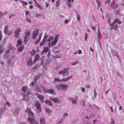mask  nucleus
<instances>
[{"mask_svg": "<svg viewBox=\"0 0 124 124\" xmlns=\"http://www.w3.org/2000/svg\"><path fill=\"white\" fill-rule=\"evenodd\" d=\"M68 87V86L67 85L61 84L57 86V88L58 89L65 90H67Z\"/></svg>", "mask_w": 124, "mask_h": 124, "instance_id": "obj_1", "label": "nucleus"}, {"mask_svg": "<svg viewBox=\"0 0 124 124\" xmlns=\"http://www.w3.org/2000/svg\"><path fill=\"white\" fill-rule=\"evenodd\" d=\"M58 35H56L54 38V41L52 42L51 43L49 44V46H52L56 44L58 40Z\"/></svg>", "mask_w": 124, "mask_h": 124, "instance_id": "obj_2", "label": "nucleus"}, {"mask_svg": "<svg viewBox=\"0 0 124 124\" xmlns=\"http://www.w3.org/2000/svg\"><path fill=\"white\" fill-rule=\"evenodd\" d=\"M35 104V105L37 107V111L38 113H39L41 111L40 104L38 101H36Z\"/></svg>", "mask_w": 124, "mask_h": 124, "instance_id": "obj_3", "label": "nucleus"}, {"mask_svg": "<svg viewBox=\"0 0 124 124\" xmlns=\"http://www.w3.org/2000/svg\"><path fill=\"white\" fill-rule=\"evenodd\" d=\"M25 112L29 113V118H31L34 117V115L30 111L29 109L27 108L25 110Z\"/></svg>", "mask_w": 124, "mask_h": 124, "instance_id": "obj_4", "label": "nucleus"}, {"mask_svg": "<svg viewBox=\"0 0 124 124\" xmlns=\"http://www.w3.org/2000/svg\"><path fill=\"white\" fill-rule=\"evenodd\" d=\"M30 33V31H28L26 33L25 37L24 38V42H25V44L26 43V42L28 40V39L29 38Z\"/></svg>", "mask_w": 124, "mask_h": 124, "instance_id": "obj_5", "label": "nucleus"}, {"mask_svg": "<svg viewBox=\"0 0 124 124\" xmlns=\"http://www.w3.org/2000/svg\"><path fill=\"white\" fill-rule=\"evenodd\" d=\"M33 118H28V121H29L30 123L31 124H38V123L36 121L35 119Z\"/></svg>", "mask_w": 124, "mask_h": 124, "instance_id": "obj_6", "label": "nucleus"}, {"mask_svg": "<svg viewBox=\"0 0 124 124\" xmlns=\"http://www.w3.org/2000/svg\"><path fill=\"white\" fill-rule=\"evenodd\" d=\"M38 34V30H35L33 34V38L34 39H35Z\"/></svg>", "mask_w": 124, "mask_h": 124, "instance_id": "obj_7", "label": "nucleus"}, {"mask_svg": "<svg viewBox=\"0 0 124 124\" xmlns=\"http://www.w3.org/2000/svg\"><path fill=\"white\" fill-rule=\"evenodd\" d=\"M21 31L20 28L18 27L17 28L15 32V34L16 35V37L17 38L18 37L19 32Z\"/></svg>", "mask_w": 124, "mask_h": 124, "instance_id": "obj_8", "label": "nucleus"}, {"mask_svg": "<svg viewBox=\"0 0 124 124\" xmlns=\"http://www.w3.org/2000/svg\"><path fill=\"white\" fill-rule=\"evenodd\" d=\"M116 0H114L113 2L112 3L111 5V7H113V9H115L117 8L118 6L116 2H115Z\"/></svg>", "mask_w": 124, "mask_h": 124, "instance_id": "obj_9", "label": "nucleus"}, {"mask_svg": "<svg viewBox=\"0 0 124 124\" xmlns=\"http://www.w3.org/2000/svg\"><path fill=\"white\" fill-rule=\"evenodd\" d=\"M50 99L53 101L54 103H58L60 102V101L59 99L51 98Z\"/></svg>", "mask_w": 124, "mask_h": 124, "instance_id": "obj_10", "label": "nucleus"}, {"mask_svg": "<svg viewBox=\"0 0 124 124\" xmlns=\"http://www.w3.org/2000/svg\"><path fill=\"white\" fill-rule=\"evenodd\" d=\"M68 71L67 70V69H64L62 71H60L59 72V74H64L66 73Z\"/></svg>", "mask_w": 124, "mask_h": 124, "instance_id": "obj_11", "label": "nucleus"}, {"mask_svg": "<svg viewBox=\"0 0 124 124\" xmlns=\"http://www.w3.org/2000/svg\"><path fill=\"white\" fill-rule=\"evenodd\" d=\"M45 92L47 93L49 92V93L52 94H54V90L52 89L49 90H46V91L45 90Z\"/></svg>", "mask_w": 124, "mask_h": 124, "instance_id": "obj_12", "label": "nucleus"}, {"mask_svg": "<svg viewBox=\"0 0 124 124\" xmlns=\"http://www.w3.org/2000/svg\"><path fill=\"white\" fill-rule=\"evenodd\" d=\"M38 98L39 99V100L41 102H44V97L43 96L41 95H38Z\"/></svg>", "mask_w": 124, "mask_h": 124, "instance_id": "obj_13", "label": "nucleus"}, {"mask_svg": "<svg viewBox=\"0 0 124 124\" xmlns=\"http://www.w3.org/2000/svg\"><path fill=\"white\" fill-rule=\"evenodd\" d=\"M38 98L39 99V100L41 102H44V97L43 96L41 95H38Z\"/></svg>", "mask_w": 124, "mask_h": 124, "instance_id": "obj_14", "label": "nucleus"}, {"mask_svg": "<svg viewBox=\"0 0 124 124\" xmlns=\"http://www.w3.org/2000/svg\"><path fill=\"white\" fill-rule=\"evenodd\" d=\"M28 94V95H24V94H23L24 97L23 100L26 101H28L29 100V95Z\"/></svg>", "mask_w": 124, "mask_h": 124, "instance_id": "obj_15", "label": "nucleus"}, {"mask_svg": "<svg viewBox=\"0 0 124 124\" xmlns=\"http://www.w3.org/2000/svg\"><path fill=\"white\" fill-rule=\"evenodd\" d=\"M39 55L37 54L35 56V59L34 61V63H36L35 61H38L39 60Z\"/></svg>", "mask_w": 124, "mask_h": 124, "instance_id": "obj_16", "label": "nucleus"}, {"mask_svg": "<svg viewBox=\"0 0 124 124\" xmlns=\"http://www.w3.org/2000/svg\"><path fill=\"white\" fill-rule=\"evenodd\" d=\"M28 65H31L32 64L33 62L31 58L29 59L27 61Z\"/></svg>", "mask_w": 124, "mask_h": 124, "instance_id": "obj_17", "label": "nucleus"}, {"mask_svg": "<svg viewBox=\"0 0 124 124\" xmlns=\"http://www.w3.org/2000/svg\"><path fill=\"white\" fill-rule=\"evenodd\" d=\"M42 35V33H41L40 34V36H39V38L38 39H37L36 40V42L35 43V44L36 45L38 43L40 42L41 39V38Z\"/></svg>", "mask_w": 124, "mask_h": 124, "instance_id": "obj_18", "label": "nucleus"}, {"mask_svg": "<svg viewBox=\"0 0 124 124\" xmlns=\"http://www.w3.org/2000/svg\"><path fill=\"white\" fill-rule=\"evenodd\" d=\"M48 50V46H46L44 47L43 48V53H46Z\"/></svg>", "mask_w": 124, "mask_h": 124, "instance_id": "obj_19", "label": "nucleus"}, {"mask_svg": "<svg viewBox=\"0 0 124 124\" xmlns=\"http://www.w3.org/2000/svg\"><path fill=\"white\" fill-rule=\"evenodd\" d=\"M8 26H6L5 27L4 30V33L6 34L8 33Z\"/></svg>", "mask_w": 124, "mask_h": 124, "instance_id": "obj_20", "label": "nucleus"}, {"mask_svg": "<svg viewBox=\"0 0 124 124\" xmlns=\"http://www.w3.org/2000/svg\"><path fill=\"white\" fill-rule=\"evenodd\" d=\"M45 103H46L47 104L50 106H52L53 105V104L50 101H49L48 100H46L45 102Z\"/></svg>", "mask_w": 124, "mask_h": 124, "instance_id": "obj_21", "label": "nucleus"}, {"mask_svg": "<svg viewBox=\"0 0 124 124\" xmlns=\"http://www.w3.org/2000/svg\"><path fill=\"white\" fill-rule=\"evenodd\" d=\"M40 121L41 124H45V120L44 118H42L40 119Z\"/></svg>", "mask_w": 124, "mask_h": 124, "instance_id": "obj_22", "label": "nucleus"}, {"mask_svg": "<svg viewBox=\"0 0 124 124\" xmlns=\"http://www.w3.org/2000/svg\"><path fill=\"white\" fill-rule=\"evenodd\" d=\"M35 89L38 92H41V90L40 89V88L38 85H37Z\"/></svg>", "mask_w": 124, "mask_h": 124, "instance_id": "obj_23", "label": "nucleus"}, {"mask_svg": "<svg viewBox=\"0 0 124 124\" xmlns=\"http://www.w3.org/2000/svg\"><path fill=\"white\" fill-rule=\"evenodd\" d=\"M8 48L9 49L11 50H14L16 49L14 47L12 46V45L10 44L9 45Z\"/></svg>", "mask_w": 124, "mask_h": 124, "instance_id": "obj_24", "label": "nucleus"}, {"mask_svg": "<svg viewBox=\"0 0 124 124\" xmlns=\"http://www.w3.org/2000/svg\"><path fill=\"white\" fill-rule=\"evenodd\" d=\"M23 49V46H20L18 48V50L19 51H21Z\"/></svg>", "mask_w": 124, "mask_h": 124, "instance_id": "obj_25", "label": "nucleus"}, {"mask_svg": "<svg viewBox=\"0 0 124 124\" xmlns=\"http://www.w3.org/2000/svg\"><path fill=\"white\" fill-rule=\"evenodd\" d=\"M70 100L72 101V102L74 104H75L76 102L77 101L74 99H72V98H71L70 99Z\"/></svg>", "mask_w": 124, "mask_h": 124, "instance_id": "obj_26", "label": "nucleus"}, {"mask_svg": "<svg viewBox=\"0 0 124 124\" xmlns=\"http://www.w3.org/2000/svg\"><path fill=\"white\" fill-rule=\"evenodd\" d=\"M102 38V34L99 32V38H98V40L100 41L101 39Z\"/></svg>", "mask_w": 124, "mask_h": 124, "instance_id": "obj_27", "label": "nucleus"}, {"mask_svg": "<svg viewBox=\"0 0 124 124\" xmlns=\"http://www.w3.org/2000/svg\"><path fill=\"white\" fill-rule=\"evenodd\" d=\"M54 37L53 36H50L49 38L48 39V41H50L53 40V39Z\"/></svg>", "mask_w": 124, "mask_h": 124, "instance_id": "obj_28", "label": "nucleus"}, {"mask_svg": "<svg viewBox=\"0 0 124 124\" xmlns=\"http://www.w3.org/2000/svg\"><path fill=\"white\" fill-rule=\"evenodd\" d=\"M28 88L26 86H24L22 88V90L23 91L25 92L27 90Z\"/></svg>", "mask_w": 124, "mask_h": 124, "instance_id": "obj_29", "label": "nucleus"}, {"mask_svg": "<svg viewBox=\"0 0 124 124\" xmlns=\"http://www.w3.org/2000/svg\"><path fill=\"white\" fill-rule=\"evenodd\" d=\"M45 111L46 112L48 113L49 115V114L51 113V110L49 109H46L45 110Z\"/></svg>", "mask_w": 124, "mask_h": 124, "instance_id": "obj_30", "label": "nucleus"}, {"mask_svg": "<svg viewBox=\"0 0 124 124\" xmlns=\"http://www.w3.org/2000/svg\"><path fill=\"white\" fill-rule=\"evenodd\" d=\"M17 46H19V45L20 44H22V41L20 39L17 42Z\"/></svg>", "mask_w": 124, "mask_h": 124, "instance_id": "obj_31", "label": "nucleus"}, {"mask_svg": "<svg viewBox=\"0 0 124 124\" xmlns=\"http://www.w3.org/2000/svg\"><path fill=\"white\" fill-rule=\"evenodd\" d=\"M4 50V49L3 48V46H0V54L3 52Z\"/></svg>", "mask_w": 124, "mask_h": 124, "instance_id": "obj_32", "label": "nucleus"}, {"mask_svg": "<svg viewBox=\"0 0 124 124\" xmlns=\"http://www.w3.org/2000/svg\"><path fill=\"white\" fill-rule=\"evenodd\" d=\"M40 77V76H39L38 75V76H36L35 77V82H36L37 81V79H39V78Z\"/></svg>", "mask_w": 124, "mask_h": 124, "instance_id": "obj_33", "label": "nucleus"}, {"mask_svg": "<svg viewBox=\"0 0 124 124\" xmlns=\"http://www.w3.org/2000/svg\"><path fill=\"white\" fill-rule=\"evenodd\" d=\"M115 20L116 21V23L117 22L119 24H120L121 23V22L118 19H116Z\"/></svg>", "mask_w": 124, "mask_h": 124, "instance_id": "obj_34", "label": "nucleus"}, {"mask_svg": "<svg viewBox=\"0 0 124 124\" xmlns=\"http://www.w3.org/2000/svg\"><path fill=\"white\" fill-rule=\"evenodd\" d=\"M2 16H5V15L3 13H2L1 11H0V17L1 18Z\"/></svg>", "mask_w": 124, "mask_h": 124, "instance_id": "obj_35", "label": "nucleus"}, {"mask_svg": "<svg viewBox=\"0 0 124 124\" xmlns=\"http://www.w3.org/2000/svg\"><path fill=\"white\" fill-rule=\"evenodd\" d=\"M14 14H12L9 16V19H11L12 18L14 17Z\"/></svg>", "mask_w": 124, "mask_h": 124, "instance_id": "obj_36", "label": "nucleus"}, {"mask_svg": "<svg viewBox=\"0 0 124 124\" xmlns=\"http://www.w3.org/2000/svg\"><path fill=\"white\" fill-rule=\"evenodd\" d=\"M68 6L69 7L71 8L72 7V5H71V2H68Z\"/></svg>", "mask_w": 124, "mask_h": 124, "instance_id": "obj_37", "label": "nucleus"}, {"mask_svg": "<svg viewBox=\"0 0 124 124\" xmlns=\"http://www.w3.org/2000/svg\"><path fill=\"white\" fill-rule=\"evenodd\" d=\"M60 1H57L56 2V7H57L58 6H59V4L60 3Z\"/></svg>", "mask_w": 124, "mask_h": 124, "instance_id": "obj_38", "label": "nucleus"}, {"mask_svg": "<svg viewBox=\"0 0 124 124\" xmlns=\"http://www.w3.org/2000/svg\"><path fill=\"white\" fill-rule=\"evenodd\" d=\"M77 18L78 21H79L80 19V16L79 14H78V15L77 17Z\"/></svg>", "mask_w": 124, "mask_h": 124, "instance_id": "obj_39", "label": "nucleus"}, {"mask_svg": "<svg viewBox=\"0 0 124 124\" xmlns=\"http://www.w3.org/2000/svg\"><path fill=\"white\" fill-rule=\"evenodd\" d=\"M37 6L38 8L40 9H42V8L41 6L39 4H38L37 5Z\"/></svg>", "mask_w": 124, "mask_h": 124, "instance_id": "obj_40", "label": "nucleus"}, {"mask_svg": "<svg viewBox=\"0 0 124 124\" xmlns=\"http://www.w3.org/2000/svg\"><path fill=\"white\" fill-rule=\"evenodd\" d=\"M48 35L46 33L45 34L44 38L46 39L48 37Z\"/></svg>", "mask_w": 124, "mask_h": 124, "instance_id": "obj_41", "label": "nucleus"}, {"mask_svg": "<svg viewBox=\"0 0 124 124\" xmlns=\"http://www.w3.org/2000/svg\"><path fill=\"white\" fill-rule=\"evenodd\" d=\"M35 51L34 50H33L31 52V55L32 56H33V55L35 54Z\"/></svg>", "mask_w": 124, "mask_h": 124, "instance_id": "obj_42", "label": "nucleus"}, {"mask_svg": "<svg viewBox=\"0 0 124 124\" xmlns=\"http://www.w3.org/2000/svg\"><path fill=\"white\" fill-rule=\"evenodd\" d=\"M118 26L117 25H114V28L116 30V29L118 28Z\"/></svg>", "mask_w": 124, "mask_h": 124, "instance_id": "obj_43", "label": "nucleus"}, {"mask_svg": "<svg viewBox=\"0 0 124 124\" xmlns=\"http://www.w3.org/2000/svg\"><path fill=\"white\" fill-rule=\"evenodd\" d=\"M2 32H0V41L2 40Z\"/></svg>", "mask_w": 124, "mask_h": 124, "instance_id": "obj_44", "label": "nucleus"}, {"mask_svg": "<svg viewBox=\"0 0 124 124\" xmlns=\"http://www.w3.org/2000/svg\"><path fill=\"white\" fill-rule=\"evenodd\" d=\"M13 32L12 31H10V32H8V35H10L11 34H12V33Z\"/></svg>", "mask_w": 124, "mask_h": 124, "instance_id": "obj_45", "label": "nucleus"}, {"mask_svg": "<svg viewBox=\"0 0 124 124\" xmlns=\"http://www.w3.org/2000/svg\"><path fill=\"white\" fill-rule=\"evenodd\" d=\"M111 121L110 122V124H114V121L112 119H111Z\"/></svg>", "mask_w": 124, "mask_h": 124, "instance_id": "obj_46", "label": "nucleus"}, {"mask_svg": "<svg viewBox=\"0 0 124 124\" xmlns=\"http://www.w3.org/2000/svg\"><path fill=\"white\" fill-rule=\"evenodd\" d=\"M116 23V21H114V22L112 23H110V25H111L112 26H113V25L115 24V23Z\"/></svg>", "mask_w": 124, "mask_h": 124, "instance_id": "obj_47", "label": "nucleus"}, {"mask_svg": "<svg viewBox=\"0 0 124 124\" xmlns=\"http://www.w3.org/2000/svg\"><path fill=\"white\" fill-rule=\"evenodd\" d=\"M45 42H43L42 41V42L40 44V46H41L44 45V44H45Z\"/></svg>", "mask_w": 124, "mask_h": 124, "instance_id": "obj_48", "label": "nucleus"}, {"mask_svg": "<svg viewBox=\"0 0 124 124\" xmlns=\"http://www.w3.org/2000/svg\"><path fill=\"white\" fill-rule=\"evenodd\" d=\"M23 4L24 5H27V3L23 1Z\"/></svg>", "mask_w": 124, "mask_h": 124, "instance_id": "obj_49", "label": "nucleus"}, {"mask_svg": "<svg viewBox=\"0 0 124 124\" xmlns=\"http://www.w3.org/2000/svg\"><path fill=\"white\" fill-rule=\"evenodd\" d=\"M63 118H62V120L60 121V122H59V123L61 124L63 122Z\"/></svg>", "mask_w": 124, "mask_h": 124, "instance_id": "obj_50", "label": "nucleus"}, {"mask_svg": "<svg viewBox=\"0 0 124 124\" xmlns=\"http://www.w3.org/2000/svg\"><path fill=\"white\" fill-rule=\"evenodd\" d=\"M88 38V35L86 33L85 34V40H86L87 38Z\"/></svg>", "mask_w": 124, "mask_h": 124, "instance_id": "obj_51", "label": "nucleus"}, {"mask_svg": "<svg viewBox=\"0 0 124 124\" xmlns=\"http://www.w3.org/2000/svg\"><path fill=\"white\" fill-rule=\"evenodd\" d=\"M61 65H59L56 67V68L57 69H59L60 68H61Z\"/></svg>", "mask_w": 124, "mask_h": 124, "instance_id": "obj_52", "label": "nucleus"}, {"mask_svg": "<svg viewBox=\"0 0 124 124\" xmlns=\"http://www.w3.org/2000/svg\"><path fill=\"white\" fill-rule=\"evenodd\" d=\"M110 2V1L109 0H106L105 2V4H106L107 3H109Z\"/></svg>", "mask_w": 124, "mask_h": 124, "instance_id": "obj_53", "label": "nucleus"}, {"mask_svg": "<svg viewBox=\"0 0 124 124\" xmlns=\"http://www.w3.org/2000/svg\"><path fill=\"white\" fill-rule=\"evenodd\" d=\"M68 116V114L67 113H65V114L63 116L64 117V118H65V117L66 116Z\"/></svg>", "mask_w": 124, "mask_h": 124, "instance_id": "obj_54", "label": "nucleus"}, {"mask_svg": "<svg viewBox=\"0 0 124 124\" xmlns=\"http://www.w3.org/2000/svg\"><path fill=\"white\" fill-rule=\"evenodd\" d=\"M6 103L8 106H10V104L9 103V102H6Z\"/></svg>", "mask_w": 124, "mask_h": 124, "instance_id": "obj_55", "label": "nucleus"}, {"mask_svg": "<svg viewBox=\"0 0 124 124\" xmlns=\"http://www.w3.org/2000/svg\"><path fill=\"white\" fill-rule=\"evenodd\" d=\"M41 87L42 88V89L44 90V91H45V90L46 91V90L45 88L43 86H41Z\"/></svg>", "mask_w": 124, "mask_h": 124, "instance_id": "obj_56", "label": "nucleus"}, {"mask_svg": "<svg viewBox=\"0 0 124 124\" xmlns=\"http://www.w3.org/2000/svg\"><path fill=\"white\" fill-rule=\"evenodd\" d=\"M46 39L43 38V39L42 40V41L43 42L45 43Z\"/></svg>", "mask_w": 124, "mask_h": 124, "instance_id": "obj_57", "label": "nucleus"}, {"mask_svg": "<svg viewBox=\"0 0 124 124\" xmlns=\"http://www.w3.org/2000/svg\"><path fill=\"white\" fill-rule=\"evenodd\" d=\"M59 81V79L58 78H56L55 79V81Z\"/></svg>", "mask_w": 124, "mask_h": 124, "instance_id": "obj_58", "label": "nucleus"}, {"mask_svg": "<svg viewBox=\"0 0 124 124\" xmlns=\"http://www.w3.org/2000/svg\"><path fill=\"white\" fill-rule=\"evenodd\" d=\"M72 77V76H70L68 77L67 78V80L68 81V80L70 79Z\"/></svg>", "mask_w": 124, "mask_h": 124, "instance_id": "obj_59", "label": "nucleus"}, {"mask_svg": "<svg viewBox=\"0 0 124 124\" xmlns=\"http://www.w3.org/2000/svg\"><path fill=\"white\" fill-rule=\"evenodd\" d=\"M78 63V61H77L74 63H73L72 64V65H76L77 63Z\"/></svg>", "mask_w": 124, "mask_h": 124, "instance_id": "obj_60", "label": "nucleus"}, {"mask_svg": "<svg viewBox=\"0 0 124 124\" xmlns=\"http://www.w3.org/2000/svg\"><path fill=\"white\" fill-rule=\"evenodd\" d=\"M79 54H80L81 53L82 51L81 50H79L78 51Z\"/></svg>", "mask_w": 124, "mask_h": 124, "instance_id": "obj_61", "label": "nucleus"}, {"mask_svg": "<svg viewBox=\"0 0 124 124\" xmlns=\"http://www.w3.org/2000/svg\"><path fill=\"white\" fill-rule=\"evenodd\" d=\"M111 110L112 112H114V110L112 108V107H110Z\"/></svg>", "mask_w": 124, "mask_h": 124, "instance_id": "obj_62", "label": "nucleus"}, {"mask_svg": "<svg viewBox=\"0 0 124 124\" xmlns=\"http://www.w3.org/2000/svg\"><path fill=\"white\" fill-rule=\"evenodd\" d=\"M36 82H35H35H32L31 83V85H34L35 84V83H36Z\"/></svg>", "mask_w": 124, "mask_h": 124, "instance_id": "obj_63", "label": "nucleus"}, {"mask_svg": "<svg viewBox=\"0 0 124 124\" xmlns=\"http://www.w3.org/2000/svg\"><path fill=\"white\" fill-rule=\"evenodd\" d=\"M4 110L2 109L0 110V113H2L3 112Z\"/></svg>", "mask_w": 124, "mask_h": 124, "instance_id": "obj_64", "label": "nucleus"}]
</instances>
